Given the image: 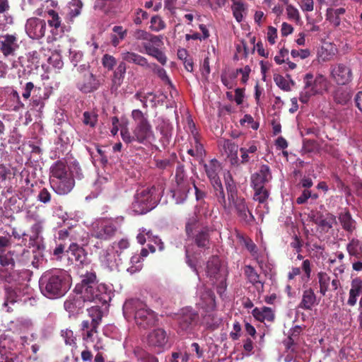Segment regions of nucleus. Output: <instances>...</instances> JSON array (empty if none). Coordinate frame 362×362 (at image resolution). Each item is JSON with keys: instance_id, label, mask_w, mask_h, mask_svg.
<instances>
[{"instance_id": "nucleus-13", "label": "nucleus", "mask_w": 362, "mask_h": 362, "mask_svg": "<svg viewBox=\"0 0 362 362\" xmlns=\"http://www.w3.org/2000/svg\"><path fill=\"white\" fill-rule=\"evenodd\" d=\"M118 230L116 220L103 219L98 221L93 229V236L96 238L107 240L112 238Z\"/></svg>"}, {"instance_id": "nucleus-34", "label": "nucleus", "mask_w": 362, "mask_h": 362, "mask_svg": "<svg viewBox=\"0 0 362 362\" xmlns=\"http://www.w3.org/2000/svg\"><path fill=\"white\" fill-rule=\"evenodd\" d=\"M214 188V194L218 203L222 206L224 211L230 214V207L228 206L226 194L221 180L211 184Z\"/></svg>"}, {"instance_id": "nucleus-35", "label": "nucleus", "mask_w": 362, "mask_h": 362, "mask_svg": "<svg viewBox=\"0 0 362 362\" xmlns=\"http://www.w3.org/2000/svg\"><path fill=\"white\" fill-rule=\"evenodd\" d=\"M252 314L253 317L258 321L263 322L264 320L273 322L274 320V314L271 308L263 307L262 309L255 308Z\"/></svg>"}, {"instance_id": "nucleus-14", "label": "nucleus", "mask_w": 362, "mask_h": 362, "mask_svg": "<svg viewBox=\"0 0 362 362\" xmlns=\"http://www.w3.org/2000/svg\"><path fill=\"white\" fill-rule=\"evenodd\" d=\"M304 90L310 91V94L321 93L326 87L327 79L321 74L314 76L310 73H307L303 77Z\"/></svg>"}, {"instance_id": "nucleus-48", "label": "nucleus", "mask_w": 362, "mask_h": 362, "mask_svg": "<svg viewBox=\"0 0 362 362\" xmlns=\"http://www.w3.org/2000/svg\"><path fill=\"white\" fill-rule=\"evenodd\" d=\"M88 313L89 317L91 318L90 322L98 326L100 324L103 316L101 308L99 306H93L88 309Z\"/></svg>"}, {"instance_id": "nucleus-53", "label": "nucleus", "mask_w": 362, "mask_h": 362, "mask_svg": "<svg viewBox=\"0 0 362 362\" xmlns=\"http://www.w3.org/2000/svg\"><path fill=\"white\" fill-rule=\"evenodd\" d=\"M201 299L204 301L208 306H215L216 296L214 291L210 288H204V291L201 295Z\"/></svg>"}, {"instance_id": "nucleus-27", "label": "nucleus", "mask_w": 362, "mask_h": 362, "mask_svg": "<svg viewBox=\"0 0 362 362\" xmlns=\"http://www.w3.org/2000/svg\"><path fill=\"white\" fill-rule=\"evenodd\" d=\"M346 8L344 7L332 8L329 7L326 11V20L334 27L340 25L341 19L346 13Z\"/></svg>"}, {"instance_id": "nucleus-5", "label": "nucleus", "mask_w": 362, "mask_h": 362, "mask_svg": "<svg viewBox=\"0 0 362 362\" xmlns=\"http://www.w3.org/2000/svg\"><path fill=\"white\" fill-rule=\"evenodd\" d=\"M226 187L230 212L233 209L240 222L251 224L255 221V217L249 209L245 199L238 195L237 187L230 176L229 179H226Z\"/></svg>"}, {"instance_id": "nucleus-37", "label": "nucleus", "mask_w": 362, "mask_h": 362, "mask_svg": "<svg viewBox=\"0 0 362 362\" xmlns=\"http://www.w3.org/2000/svg\"><path fill=\"white\" fill-rule=\"evenodd\" d=\"M347 252L351 258L356 259L362 258V242L358 239L352 238L346 245Z\"/></svg>"}, {"instance_id": "nucleus-20", "label": "nucleus", "mask_w": 362, "mask_h": 362, "mask_svg": "<svg viewBox=\"0 0 362 362\" xmlns=\"http://www.w3.org/2000/svg\"><path fill=\"white\" fill-rule=\"evenodd\" d=\"M21 300V291L18 287L6 286L3 306L6 308V312L13 311L16 303Z\"/></svg>"}, {"instance_id": "nucleus-30", "label": "nucleus", "mask_w": 362, "mask_h": 362, "mask_svg": "<svg viewBox=\"0 0 362 362\" xmlns=\"http://www.w3.org/2000/svg\"><path fill=\"white\" fill-rule=\"evenodd\" d=\"M98 326L90 322L89 320H83L81 324V330L82 339L85 341H91L94 340V334L98 332Z\"/></svg>"}, {"instance_id": "nucleus-54", "label": "nucleus", "mask_w": 362, "mask_h": 362, "mask_svg": "<svg viewBox=\"0 0 362 362\" xmlns=\"http://www.w3.org/2000/svg\"><path fill=\"white\" fill-rule=\"evenodd\" d=\"M175 160V156L172 158L157 159L156 160V166L160 170H170L173 168Z\"/></svg>"}, {"instance_id": "nucleus-3", "label": "nucleus", "mask_w": 362, "mask_h": 362, "mask_svg": "<svg viewBox=\"0 0 362 362\" xmlns=\"http://www.w3.org/2000/svg\"><path fill=\"white\" fill-rule=\"evenodd\" d=\"M49 184L57 194L65 195L74 187L75 182L65 161L57 160L50 167Z\"/></svg>"}, {"instance_id": "nucleus-24", "label": "nucleus", "mask_w": 362, "mask_h": 362, "mask_svg": "<svg viewBox=\"0 0 362 362\" xmlns=\"http://www.w3.org/2000/svg\"><path fill=\"white\" fill-rule=\"evenodd\" d=\"M304 274L302 276V280L307 282L310 280L311 276L312 268L311 262L309 259H305L302 262L301 267H292L291 270L288 273V280L293 279L296 276L300 274L301 270Z\"/></svg>"}, {"instance_id": "nucleus-57", "label": "nucleus", "mask_w": 362, "mask_h": 362, "mask_svg": "<svg viewBox=\"0 0 362 362\" xmlns=\"http://www.w3.org/2000/svg\"><path fill=\"white\" fill-rule=\"evenodd\" d=\"M83 122L90 127H95L98 122V115L92 112H84Z\"/></svg>"}, {"instance_id": "nucleus-28", "label": "nucleus", "mask_w": 362, "mask_h": 362, "mask_svg": "<svg viewBox=\"0 0 362 362\" xmlns=\"http://www.w3.org/2000/svg\"><path fill=\"white\" fill-rule=\"evenodd\" d=\"M258 150L257 146V141L250 140L246 143L245 146L240 148L239 151L240 153V163L242 165H246L250 161L253 154L256 153Z\"/></svg>"}, {"instance_id": "nucleus-4", "label": "nucleus", "mask_w": 362, "mask_h": 362, "mask_svg": "<svg viewBox=\"0 0 362 362\" xmlns=\"http://www.w3.org/2000/svg\"><path fill=\"white\" fill-rule=\"evenodd\" d=\"M123 313L126 318L134 317L136 324L143 328L153 326L157 320L156 313L148 308L144 302L137 298L125 301Z\"/></svg>"}, {"instance_id": "nucleus-64", "label": "nucleus", "mask_w": 362, "mask_h": 362, "mask_svg": "<svg viewBox=\"0 0 362 362\" xmlns=\"http://www.w3.org/2000/svg\"><path fill=\"white\" fill-rule=\"evenodd\" d=\"M274 80L276 84L282 90L288 91L290 90V86L288 82L281 75L274 76Z\"/></svg>"}, {"instance_id": "nucleus-42", "label": "nucleus", "mask_w": 362, "mask_h": 362, "mask_svg": "<svg viewBox=\"0 0 362 362\" xmlns=\"http://www.w3.org/2000/svg\"><path fill=\"white\" fill-rule=\"evenodd\" d=\"M315 223L317 224L322 230L327 231L329 229L333 227V225L336 223V217L333 214H327L325 216H320L315 221Z\"/></svg>"}, {"instance_id": "nucleus-25", "label": "nucleus", "mask_w": 362, "mask_h": 362, "mask_svg": "<svg viewBox=\"0 0 362 362\" xmlns=\"http://www.w3.org/2000/svg\"><path fill=\"white\" fill-rule=\"evenodd\" d=\"M202 226L208 225L201 222L200 216L197 213H194L187 218L185 223V231L187 237L189 238L191 236H193L198 231V229L200 230L202 228Z\"/></svg>"}, {"instance_id": "nucleus-17", "label": "nucleus", "mask_w": 362, "mask_h": 362, "mask_svg": "<svg viewBox=\"0 0 362 362\" xmlns=\"http://www.w3.org/2000/svg\"><path fill=\"white\" fill-rule=\"evenodd\" d=\"M69 259L74 261L77 265H86L88 264V253L86 250L76 243L70 244L66 251Z\"/></svg>"}, {"instance_id": "nucleus-38", "label": "nucleus", "mask_w": 362, "mask_h": 362, "mask_svg": "<svg viewBox=\"0 0 362 362\" xmlns=\"http://www.w3.org/2000/svg\"><path fill=\"white\" fill-rule=\"evenodd\" d=\"M362 289V281L359 279H355L351 282V288L349 291V297L347 303L353 306L356 304L357 297L359 296Z\"/></svg>"}, {"instance_id": "nucleus-60", "label": "nucleus", "mask_w": 362, "mask_h": 362, "mask_svg": "<svg viewBox=\"0 0 362 362\" xmlns=\"http://www.w3.org/2000/svg\"><path fill=\"white\" fill-rule=\"evenodd\" d=\"M151 95H153V92H148L145 93L142 91H137L134 97L141 103L143 108L147 109V100L150 98Z\"/></svg>"}, {"instance_id": "nucleus-26", "label": "nucleus", "mask_w": 362, "mask_h": 362, "mask_svg": "<svg viewBox=\"0 0 362 362\" xmlns=\"http://www.w3.org/2000/svg\"><path fill=\"white\" fill-rule=\"evenodd\" d=\"M86 302L82 297V295L69 296L64 303V309L70 314L78 313L83 307Z\"/></svg>"}, {"instance_id": "nucleus-52", "label": "nucleus", "mask_w": 362, "mask_h": 362, "mask_svg": "<svg viewBox=\"0 0 362 362\" xmlns=\"http://www.w3.org/2000/svg\"><path fill=\"white\" fill-rule=\"evenodd\" d=\"M101 63L105 69L107 71H112L117 65V62L115 57L112 55L105 54L101 59Z\"/></svg>"}, {"instance_id": "nucleus-6", "label": "nucleus", "mask_w": 362, "mask_h": 362, "mask_svg": "<svg viewBox=\"0 0 362 362\" xmlns=\"http://www.w3.org/2000/svg\"><path fill=\"white\" fill-rule=\"evenodd\" d=\"M163 191V187L160 185H153L137 190L132 204V210L137 214H144L150 211L159 202Z\"/></svg>"}, {"instance_id": "nucleus-58", "label": "nucleus", "mask_w": 362, "mask_h": 362, "mask_svg": "<svg viewBox=\"0 0 362 362\" xmlns=\"http://www.w3.org/2000/svg\"><path fill=\"white\" fill-rule=\"evenodd\" d=\"M150 28L152 30L158 32L165 28V23L160 16H155L151 19Z\"/></svg>"}, {"instance_id": "nucleus-41", "label": "nucleus", "mask_w": 362, "mask_h": 362, "mask_svg": "<svg viewBox=\"0 0 362 362\" xmlns=\"http://www.w3.org/2000/svg\"><path fill=\"white\" fill-rule=\"evenodd\" d=\"M202 325L207 329L214 330L218 328L221 323V319L214 313H207L202 318Z\"/></svg>"}, {"instance_id": "nucleus-19", "label": "nucleus", "mask_w": 362, "mask_h": 362, "mask_svg": "<svg viewBox=\"0 0 362 362\" xmlns=\"http://www.w3.org/2000/svg\"><path fill=\"white\" fill-rule=\"evenodd\" d=\"M272 179L271 169L267 165H260L259 170L251 175L252 187H264Z\"/></svg>"}, {"instance_id": "nucleus-12", "label": "nucleus", "mask_w": 362, "mask_h": 362, "mask_svg": "<svg viewBox=\"0 0 362 362\" xmlns=\"http://www.w3.org/2000/svg\"><path fill=\"white\" fill-rule=\"evenodd\" d=\"M329 76L338 86L349 85L354 79V73L349 64L337 63L330 66Z\"/></svg>"}, {"instance_id": "nucleus-51", "label": "nucleus", "mask_w": 362, "mask_h": 362, "mask_svg": "<svg viewBox=\"0 0 362 362\" xmlns=\"http://www.w3.org/2000/svg\"><path fill=\"white\" fill-rule=\"evenodd\" d=\"M61 335L63 337L65 344L73 347H76V337L71 329H66L62 330Z\"/></svg>"}, {"instance_id": "nucleus-10", "label": "nucleus", "mask_w": 362, "mask_h": 362, "mask_svg": "<svg viewBox=\"0 0 362 362\" xmlns=\"http://www.w3.org/2000/svg\"><path fill=\"white\" fill-rule=\"evenodd\" d=\"M83 299L88 302L100 303L103 305L111 300V290L104 284H96L80 290Z\"/></svg>"}, {"instance_id": "nucleus-47", "label": "nucleus", "mask_w": 362, "mask_h": 362, "mask_svg": "<svg viewBox=\"0 0 362 362\" xmlns=\"http://www.w3.org/2000/svg\"><path fill=\"white\" fill-rule=\"evenodd\" d=\"M134 354L139 361L141 362H158V359L142 349L141 348L136 347L134 350Z\"/></svg>"}, {"instance_id": "nucleus-21", "label": "nucleus", "mask_w": 362, "mask_h": 362, "mask_svg": "<svg viewBox=\"0 0 362 362\" xmlns=\"http://www.w3.org/2000/svg\"><path fill=\"white\" fill-rule=\"evenodd\" d=\"M49 18L47 21L49 26L52 28L51 33L54 40L57 37L62 36L64 32V26L62 23V19L58 13L54 10L50 9L47 11Z\"/></svg>"}, {"instance_id": "nucleus-45", "label": "nucleus", "mask_w": 362, "mask_h": 362, "mask_svg": "<svg viewBox=\"0 0 362 362\" xmlns=\"http://www.w3.org/2000/svg\"><path fill=\"white\" fill-rule=\"evenodd\" d=\"M252 188L255 191L253 199L259 204H264L269 197V191L265 187H252Z\"/></svg>"}, {"instance_id": "nucleus-7", "label": "nucleus", "mask_w": 362, "mask_h": 362, "mask_svg": "<svg viewBox=\"0 0 362 362\" xmlns=\"http://www.w3.org/2000/svg\"><path fill=\"white\" fill-rule=\"evenodd\" d=\"M76 67L75 74V86L76 88L84 94L92 93L97 91L102 85L100 79L90 70L88 63L79 65L74 64Z\"/></svg>"}, {"instance_id": "nucleus-2", "label": "nucleus", "mask_w": 362, "mask_h": 362, "mask_svg": "<svg viewBox=\"0 0 362 362\" xmlns=\"http://www.w3.org/2000/svg\"><path fill=\"white\" fill-rule=\"evenodd\" d=\"M41 293L50 299L64 296L71 287L70 276L62 269H50L42 274L39 280Z\"/></svg>"}, {"instance_id": "nucleus-50", "label": "nucleus", "mask_w": 362, "mask_h": 362, "mask_svg": "<svg viewBox=\"0 0 362 362\" xmlns=\"http://www.w3.org/2000/svg\"><path fill=\"white\" fill-rule=\"evenodd\" d=\"M148 69H151L157 76L164 82L170 84L171 81L167 75L165 70L163 68L160 67L155 63L150 64V66Z\"/></svg>"}, {"instance_id": "nucleus-55", "label": "nucleus", "mask_w": 362, "mask_h": 362, "mask_svg": "<svg viewBox=\"0 0 362 362\" xmlns=\"http://www.w3.org/2000/svg\"><path fill=\"white\" fill-rule=\"evenodd\" d=\"M100 260L106 266H110L114 261L113 249L104 250L100 252Z\"/></svg>"}, {"instance_id": "nucleus-11", "label": "nucleus", "mask_w": 362, "mask_h": 362, "mask_svg": "<svg viewBox=\"0 0 362 362\" xmlns=\"http://www.w3.org/2000/svg\"><path fill=\"white\" fill-rule=\"evenodd\" d=\"M17 255L14 250H5L0 252V280L7 283L15 281L14 276L16 272L13 270L16 266Z\"/></svg>"}, {"instance_id": "nucleus-8", "label": "nucleus", "mask_w": 362, "mask_h": 362, "mask_svg": "<svg viewBox=\"0 0 362 362\" xmlns=\"http://www.w3.org/2000/svg\"><path fill=\"white\" fill-rule=\"evenodd\" d=\"M207 276L216 285V292L222 296L226 290L228 270L218 256H212L206 263Z\"/></svg>"}, {"instance_id": "nucleus-40", "label": "nucleus", "mask_w": 362, "mask_h": 362, "mask_svg": "<svg viewBox=\"0 0 362 362\" xmlns=\"http://www.w3.org/2000/svg\"><path fill=\"white\" fill-rule=\"evenodd\" d=\"M127 71V65L124 61L121 62L113 73L112 83L119 86L122 83Z\"/></svg>"}, {"instance_id": "nucleus-33", "label": "nucleus", "mask_w": 362, "mask_h": 362, "mask_svg": "<svg viewBox=\"0 0 362 362\" xmlns=\"http://www.w3.org/2000/svg\"><path fill=\"white\" fill-rule=\"evenodd\" d=\"M338 219L342 228L348 233H353L356 229V221L352 218V216L349 210L345 209L339 214Z\"/></svg>"}, {"instance_id": "nucleus-59", "label": "nucleus", "mask_w": 362, "mask_h": 362, "mask_svg": "<svg viewBox=\"0 0 362 362\" xmlns=\"http://www.w3.org/2000/svg\"><path fill=\"white\" fill-rule=\"evenodd\" d=\"M70 4V16L71 18L78 16L81 13V10L83 7L81 0H72Z\"/></svg>"}, {"instance_id": "nucleus-44", "label": "nucleus", "mask_w": 362, "mask_h": 362, "mask_svg": "<svg viewBox=\"0 0 362 362\" xmlns=\"http://www.w3.org/2000/svg\"><path fill=\"white\" fill-rule=\"evenodd\" d=\"M317 278L320 286V293L322 296H325L329 290L330 277L326 272H320L317 273Z\"/></svg>"}, {"instance_id": "nucleus-22", "label": "nucleus", "mask_w": 362, "mask_h": 362, "mask_svg": "<svg viewBox=\"0 0 362 362\" xmlns=\"http://www.w3.org/2000/svg\"><path fill=\"white\" fill-rule=\"evenodd\" d=\"M320 300L312 288L303 290L302 298L298 308L305 310H312L313 308L319 304Z\"/></svg>"}, {"instance_id": "nucleus-9", "label": "nucleus", "mask_w": 362, "mask_h": 362, "mask_svg": "<svg viewBox=\"0 0 362 362\" xmlns=\"http://www.w3.org/2000/svg\"><path fill=\"white\" fill-rule=\"evenodd\" d=\"M199 314L192 308L181 310L176 317L177 332L180 334H192L199 322Z\"/></svg>"}, {"instance_id": "nucleus-1", "label": "nucleus", "mask_w": 362, "mask_h": 362, "mask_svg": "<svg viewBox=\"0 0 362 362\" xmlns=\"http://www.w3.org/2000/svg\"><path fill=\"white\" fill-rule=\"evenodd\" d=\"M131 117L135 126L132 133L127 127L121 129L120 135L123 141L132 145L134 143L145 146L151 144V141L154 140L155 136L147 114L139 109H135L132 111Z\"/></svg>"}, {"instance_id": "nucleus-61", "label": "nucleus", "mask_w": 362, "mask_h": 362, "mask_svg": "<svg viewBox=\"0 0 362 362\" xmlns=\"http://www.w3.org/2000/svg\"><path fill=\"white\" fill-rule=\"evenodd\" d=\"M69 172L71 173L73 179H74V177H76L77 179H81L83 177L82 169L78 162L74 161L71 165L69 166Z\"/></svg>"}, {"instance_id": "nucleus-62", "label": "nucleus", "mask_w": 362, "mask_h": 362, "mask_svg": "<svg viewBox=\"0 0 362 362\" xmlns=\"http://www.w3.org/2000/svg\"><path fill=\"white\" fill-rule=\"evenodd\" d=\"M286 13L288 18L298 23L300 20V16L298 10L292 5H288L286 6Z\"/></svg>"}, {"instance_id": "nucleus-39", "label": "nucleus", "mask_w": 362, "mask_h": 362, "mask_svg": "<svg viewBox=\"0 0 362 362\" xmlns=\"http://www.w3.org/2000/svg\"><path fill=\"white\" fill-rule=\"evenodd\" d=\"M189 127L191 129L194 140L193 148L196 151L197 158H202L205 153L203 145L199 142V136L195 129V124L192 121L189 122Z\"/></svg>"}, {"instance_id": "nucleus-36", "label": "nucleus", "mask_w": 362, "mask_h": 362, "mask_svg": "<svg viewBox=\"0 0 362 362\" xmlns=\"http://www.w3.org/2000/svg\"><path fill=\"white\" fill-rule=\"evenodd\" d=\"M81 282L76 285L75 291L77 293H80V290H83L86 287H90L97 283V276L95 272H86V273L81 276Z\"/></svg>"}, {"instance_id": "nucleus-29", "label": "nucleus", "mask_w": 362, "mask_h": 362, "mask_svg": "<svg viewBox=\"0 0 362 362\" xmlns=\"http://www.w3.org/2000/svg\"><path fill=\"white\" fill-rule=\"evenodd\" d=\"M121 57L123 61L134 64L144 69H148L150 66V63L148 62L147 59L137 53L125 52L121 54Z\"/></svg>"}, {"instance_id": "nucleus-31", "label": "nucleus", "mask_w": 362, "mask_h": 362, "mask_svg": "<svg viewBox=\"0 0 362 362\" xmlns=\"http://www.w3.org/2000/svg\"><path fill=\"white\" fill-rule=\"evenodd\" d=\"M245 274L249 281L252 285H254L259 293H262L264 291V283L259 281V274L256 270L250 265H247L245 267Z\"/></svg>"}, {"instance_id": "nucleus-32", "label": "nucleus", "mask_w": 362, "mask_h": 362, "mask_svg": "<svg viewBox=\"0 0 362 362\" xmlns=\"http://www.w3.org/2000/svg\"><path fill=\"white\" fill-rule=\"evenodd\" d=\"M204 169L211 184L221 180L218 175L221 170V165L216 159H212L209 163L205 164Z\"/></svg>"}, {"instance_id": "nucleus-15", "label": "nucleus", "mask_w": 362, "mask_h": 362, "mask_svg": "<svg viewBox=\"0 0 362 362\" xmlns=\"http://www.w3.org/2000/svg\"><path fill=\"white\" fill-rule=\"evenodd\" d=\"M47 24L45 20L38 18H30L27 20L25 31L32 39L39 40L45 36Z\"/></svg>"}, {"instance_id": "nucleus-43", "label": "nucleus", "mask_w": 362, "mask_h": 362, "mask_svg": "<svg viewBox=\"0 0 362 362\" xmlns=\"http://www.w3.org/2000/svg\"><path fill=\"white\" fill-rule=\"evenodd\" d=\"M157 129L159 131V132L161 134V137L160 139V142L161 143V145L163 148H165L168 146L170 142L171 139V129H170L169 126L167 124H162L159 125L157 127Z\"/></svg>"}, {"instance_id": "nucleus-46", "label": "nucleus", "mask_w": 362, "mask_h": 362, "mask_svg": "<svg viewBox=\"0 0 362 362\" xmlns=\"http://www.w3.org/2000/svg\"><path fill=\"white\" fill-rule=\"evenodd\" d=\"M233 3L231 6L233 15L235 20L240 23L243 19V13L246 10L245 5L241 2L235 0H233Z\"/></svg>"}, {"instance_id": "nucleus-23", "label": "nucleus", "mask_w": 362, "mask_h": 362, "mask_svg": "<svg viewBox=\"0 0 362 362\" xmlns=\"http://www.w3.org/2000/svg\"><path fill=\"white\" fill-rule=\"evenodd\" d=\"M197 247L207 250L210 247V228L209 226H202V228L191 236Z\"/></svg>"}, {"instance_id": "nucleus-63", "label": "nucleus", "mask_w": 362, "mask_h": 362, "mask_svg": "<svg viewBox=\"0 0 362 362\" xmlns=\"http://www.w3.org/2000/svg\"><path fill=\"white\" fill-rule=\"evenodd\" d=\"M223 148L228 155H233L238 153V146L230 140H225L223 143Z\"/></svg>"}, {"instance_id": "nucleus-16", "label": "nucleus", "mask_w": 362, "mask_h": 362, "mask_svg": "<svg viewBox=\"0 0 362 362\" xmlns=\"http://www.w3.org/2000/svg\"><path fill=\"white\" fill-rule=\"evenodd\" d=\"M18 47V36L16 33L0 35V52L5 57L14 56Z\"/></svg>"}, {"instance_id": "nucleus-18", "label": "nucleus", "mask_w": 362, "mask_h": 362, "mask_svg": "<svg viewBox=\"0 0 362 362\" xmlns=\"http://www.w3.org/2000/svg\"><path fill=\"white\" fill-rule=\"evenodd\" d=\"M168 342L166 332L160 328L156 329L150 332L147 337V344L148 346L158 349V352L160 351Z\"/></svg>"}, {"instance_id": "nucleus-56", "label": "nucleus", "mask_w": 362, "mask_h": 362, "mask_svg": "<svg viewBox=\"0 0 362 362\" xmlns=\"http://www.w3.org/2000/svg\"><path fill=\"white\" fill-rule=\"evenodd\" d=\"M52 192L47 189L46 187H42L40 189L39 193L37 197V201L44 204H47L50 203L52 200Z\"/></svg>"}, {"instance_id": "nucleus-49", "label": "nucleus", "mask_w": 362, "mask_h": 362, "mask_svg": "<svg viewBox=\"0 0 362 362\" xmlns=\"http://www.w3.org/2000/svg\"><path fill=\"white\" fill-rule=\"evenodd\" d=\"M335 55V52L332 49H329L327 47H321L317 54V57L319 62H328L332 60Z\"/></svg>"}]
</instances>
